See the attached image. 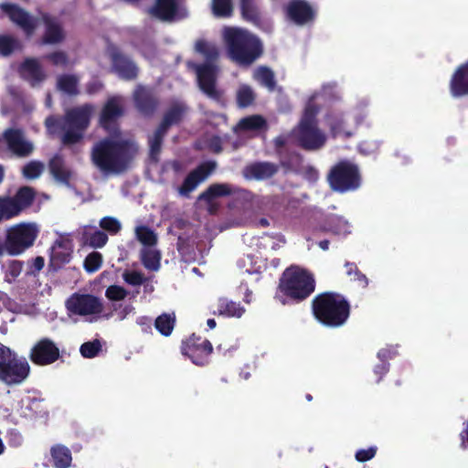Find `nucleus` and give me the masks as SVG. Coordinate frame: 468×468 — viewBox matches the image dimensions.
<instances>
[{"mask_svg": "<svg viewBox=\"0 0 468 468\" xmlns=\"http://www.w3.org/2000/svg\"><path fill=\"white\" fill-rule=\"evenodd\" d=\"M137 148L129 140L103 138L91 148L92 164L104 174H122L133 161Z\"/></svg>", "mask_w": 468, "mask_h": 468, "instance_id": "1", "label": "nucleus"}, {"mask_svg": "<svg viewBox=\"0 0 468 468\" xmlns=\"http://www.w3.org/2000/svg\"><path fill=\"white\" fill-rule=\"evenodd\" d=\"M92 105L86 103L66 111L63 116L49 115L45 120L47 130L52 133H61V143L64 145H73L80 143L90 123Z\"/></svg>", "mask_w": 468, "mask_h": 468, "instance_id": "2", "label": "nucleus"}, {"mask_svg": "<svg viewBox=\"0 0 468 468\" xmlns=\"http://www.w3.org/2000/svg\"><path fill=\"white\" fill-rule=\"evenodd\" d=\"M315 279L308 270L291 265L282 273L274 298L282 305L297 304L308 299L315 291Z\"/></svg>", "mask_w": 468, "mask_h": 468, "instance_id": "3", "label": "nucleus"}, {"mask_svg": "<svg viewBox=\"0 0 468 468\" xmlns=\"http://www.w3.org/2000/svg\"><path fill=\"white\" fill-rule=\"evenodd\" d=\"M311 309L314 319L329 328L345 325L351 314L348 300L343 294L332 291L316 294L311 302Z\"/></svg>", "mask_w": 468, "mask_h": 468, "instance_id": "4", "label": "nucleus"}, {"mask_svg": "<svg viewBox=\"0 0 468 468\" xmlns=\"http://www.w3.org/2000/svg\"><path fill=\"white\" fill-rule=\"evenodd\" d=\"M224 40L229 58L242 67L250 66L263 53L260 38L242 28H226Z\"/></svg>", "mask_w": 468, "mask_h": 468, "instance_id": "5", "label": "nucleus"}, {"mask_svg": "<svg viewBox=\"0 0 468 468\" xmlns=\"http://www.w3.org/2000/svg\"><path fill=\"white\" fill-rule=\"evenodd\" d=\"M326 181L333 191L344 194L356 191L361 186L362 175L358 165L343 159L331 166Z\"/></svg>", "mask_w": 468, "mask_h": 468, "instance_id": "6", "label": "nucleus"}, {"mask_svg": "<svg viewBox=\"0 0 468 468\" xmlns=\"http://www.w3.org/2000/svg\"><path fill=\"white\" fill-rule=\"evenodd\" d=\"M37 234V229L31 223H20L7 229L5 239L0 237V258L22 254L33 246Z\"/></svg>", "mask_w": 468, "mask_h": 468, "instance_id": "7", "label": "nucleus"}, {"mask_svg": "<svg viewBox=\"0 0 468 468\" xmlns=\"http://www.w3.org/2000/svg\"><path fill=\"white\" fill-rule=\"evenodd\" d=\"M27 358L0 343V381L7 386L22 384L30 374Z\"/></svg>", "mask_w": 468, "mask_h": 468, "instance_id": "8", "label": "nucleus"}, {"mask_svg": "<svg viewBox=\"0 0 468 468\" xmlns=\"http://www.w3.org/2000/svg\"><path fill=\"white\" fill-rule=\"evenodd\" d=\"M36 197V189L29 186H20L14 196H0V223L26 212L33 206Z\"/></svg>", "mask_w": 468, "mask_h": 468, "instance_id": "9", "label": "nucleus"}, {"mask_svg": "<svg viewBox=\"0 0 468 468\" xmlns=\"http://www.w3.org/2000/svg\"><path fill=\"white\" fill-rule=\"evenodd\" d=\"M296 144L305 151H317L326 143V135L318 125L298 123L292 131Z\"/></svg>", "mask_w": 468, "mask_h": 468, "instance_id": "10", "label": "nucleus"}, {"mask_svg": "<svg viewBox=\"0 0 468 468\" xmlns=\"http://www.w3.org/2000/svg\"><path fill=\"white\" fill-rule=\"evenodd\" d=\"M200 90L209 99L220 101L223 97L221 90L217 88L218 68L211 63L193 64Z\"/></svg>", "mask_w": 468, "mask_h": 468, "instance_id": "11", "label": "nucleus"}, {"mask_svg": "<svg viewBox=\"0 0 468 468\" xmlns=\"http://www.w3.org/2000/svg\"><path fill=\"white\" fill-rule=\"evenodd\" d=\"M182 354L188 356L197 366L208 364L209 356L213 351L212 344L207 338L197 336L193 334L181 346Z\"/></svg>", "mask_w": 468, "mask_h": 468, "instance_id": "12", "label": "nucleus"}, {"mask_svg": "<svg viewBox=\"0 0 468 468\" xmlns=\"http://www.w3.org/2000/svg\"><path fill=\"white\" fill-rule=\"evenodd\" d=\"M111 67L120 79L124 80H134L139 74V68L133 59L118 48H112L109 51Z\"/></svg>", "mask_w": 468, "mask_h": 468, "instance_id": "13", "label": "nucleus"}, {"mask_svg": "<svg viewBox=\"0 0 468 468\" xmlns=\"http://www.w3.org/2000/svg\"><path fill=\"white\" fill-rule=\"evenodd\" d=\"M60 357L59 348L54 341L48 337L38 340L30 349L29 359L37 366H48Z\"/></svg>", "mask_w": 468, "mask_h": 468, "instance_id": "14", "label": "nucleus"}, {"mask_svg": "<svg viewBox=\"0 0 468 468\" xmlns=\"http://www.w3.org/2000/svg\"><path fill=\"white\" fill-rule=\"evenodd\" d=\"M67 308L79 315L100 314L103 304L99 297L92 294H74L68 300Z\"/></svg>", "mask_w": 468, "mask_h": 468, "instance_id": "15", "label": "nucleus"}, {"mask_svg": "<svg viewBox=\"0 0 468 468\" xmlns=\"http://www.w3.org/2000/svg\"><path fill=\"white\" fill-rule=\"evenodd\" d=\"M124 114V109L119 97H111L104 103L99 118L101 128L112 133L118 130V120Z\"/></svg>", "mask_w": 468, "mask_h": 468, "instance_id": "16", "label": "nucleus"}, {"mask_svg": "<svg viewBox=\"0 0 468 468\" xmlns=\"http://www.w3.org/2000/svg\"><path fill=\"white\" fill-rule=\"evenodd\" d=\"M217 167L215 161H207L190 171L178 187L180 196L188 197L197 186L203 182Z\"/></svg>", "mask_w": 468, "mask_h": 468, "instance_id": "17", "label": "nucleus"}, {"mask_svg": "<svg viewBox=\"0 0 468 468\" xmlns=\"http://www.w3.org/2000/svg\"><path fill=\"white\" fill-rule=\"evenodd\" d=\"M239 6L244 20L252 24L261 31L269 33L272 30L271 19L262 14L256 0H239Z\"/></svg>", "mask_w": 468, "mask_h": 468, "instance_id": "18", "label": "nucleus"}, {"mask_svg": "<svg viewBox=\"0 0 468 468\" xmlns=\"http://www.w3.org/2000/svg\"><path fill=\"white\" fill-rule=\"evenodd\" d=\"M289 20L297 26H304L313 22L316 12L305 0H290L285 8Z\"/></svg>", "mask_w": 468, "mask_h": 468, "instance_id": "19", "label": "nucleus"}, {"mask_svg": "<svg viewBox=\"0 0 468 468\" xmlns=\"http://www.w3.org/2000/svg\"><path fill=\"white\" fill-rule=\"evenodd\" d=\"M3 138L11 151L17 157L29 156L33 151V144L25 139L23 131L16 128H8L3 133Z\"/></svg>", "mask_w": 468, "mask_h": 468, "instance_id": "20", "label": "nucleus"}, {"mask_svg": "<svg viewBox=\"0 0 468 468\" xmlns=\"http://www.w3.org/2000/svg\"><path fill=\"white\" fill-rule=\"evenodd\" d=\"M133 101L137 111L147 118L152 117L159 106V99L154 92L144 86L135 89Z\"/></svg>", "mask_w": 468, "mask_h": 468, "instance_id": "21", "label": "nucleus"}, {"mask_svg": "<svg viewBox=\"0 0 468 468\" xmlns=\"http://www.w3.org/2000/svg\"><path fill=\"white\" fill-rule=\"evenodd\" d=\"M449 90L453 98L468 96V60L460 64L452 73Z\"/></svg>", "mask_w": 468, "mask_h": 468, "instance_id": "22", "label": "nucleus"}, {"mask_svg": "<svg viewBox=\"0 0 468 468\" xmlns=\"http://www.w3.org/2000/svg\"><path fill=\"white\" fill-rule=\"evenodd\" d=\"M2 10L9 18L18 25L25 32L31 34L35 29V24L30 16L15 4L5 3L1 5Z\"/></svg>", "mask_w": 468, "mask_h": 468, "instance_id": "23", "label": "nucleus"}, {"mask_svg": "<svg viewBox=\"0 0 468 468\" xmlns=\"http://www.w3.org/2000/svg\"><path fill=\"white\" fill-rule=\"evenodd\" d=\"M279 171L278 165L271 162H254L244 168V176L249 179L265 180L271 178Z\"/></svg>", "mask_w": 468, "mask_h": 468, "instance_id": "24", "label": "nucleus"}, {"mask_svg": "<svg viewBox=\"0 0 468 468\" xmlns=\"http://www.w3.org/2000/svg\"><path fill=\"white\" fill-rule=\"evenodd\" d=\"M325 122L332 137H344L346 139L353 136L354 133L348 128L347 120L344 113L332 112L326 114Z\"/></svg>", "mask_w": 468, "mask_h": 468, "instance_id": "25", "label": "nucleus"}, {"mask_svg": "<svg viewBox=\"0 0 468 468\" xmlns=\"http://www.w3.org/2000/svg\"><path fill=\"white\" fill-rule=\"evenodd\" d=\"M21 77L32 86L43 81L46 74L37 58H27L19 66Z\"/></svg>", "mask_w": 468, "mask_h": 468, "instance_id": "26", "label": "nucleus"}, {"mask_svg": "<svg viewBox=\"0 0 468 468\" xmlns=\"http://www.w3.org/2000/svg\"><path fill=\"white\" fill-rule=\"evenodd\" d=\"M71 260V249L60 239H57L51 247L49 255V268L54 271L61 269Z\"/></svg>", "mask_w": 468, "mask_h": 468, "instance_id": "27", "label": "nucleus"}, {"mask_svg": "<svg viewBox=\"0 0 468 468\" xmlns=\"http://www.w3.org/2000/svg\"><path fill=\"white\" fill-rule=\"evenodd\" d=\"M178 11V0H155L151 14L162 20L172 21Z\"/></svg>", "mask_w": 468, "mask_h": 468, "instance_id": "28", "label": "nucleus"}, {"mask_svg": "<svg viewBox=\"0 0 468 468\" xmlns=\"http://www.w3.org/2000/svg\"><path fill=\"white\" fill-rule=\"evenodd\" d=\"M245 312L239 303L221 297L218 300L217 309L212 311L215 315L239 318Z\"/></svg>", "mask_w": 468, "mask_h": 468, "instance_id": "29", "label": "nucleus"}, {"mask_svg": "<svg viewBox=\"0 0 468 468\" xmlns=\"http://www.w3.org/2000/svg\"><path fill=\"white\" fill-rule=\"evenodd\" d=\"M186 109V106L183 103L173 104L165 112L163 119L158 126L168 132L171 126L178 124L183 120Z\"/></svg>", "mask_w": 468, "mask_h": 468, "instance_id": "30", "label": "nucleus"}, {"mask_svg": "<svg viewBox=\"0 0 468 468\" xmlns=\"http://www.w3.org/2000/svg\"><path fill=\"white\" fill-rule=\"evenodd\" d=\"M48 167L55 180L69 185L71 171L66 167L65 161L61 155L56 154L53 156L49 161Z\"/></svg>", "mask_w": 468, "mask_h": 468, "instance_id": "31", "label": "nucleus"}, {"mask_svg": "<svg viewBox=\"0 0 468 468\" xmlns=\"http://www.w3.org/2000/svg\"><path fill=\"white\" fill-rule=\"evenodd\" d=\"M268 124L265 118L261 115L254 114L239 120L234 131L261 132L266 130Z\"/></svg>", "mask_w": 468, "mask_h": 468, "instance_id": "32", "label": "nucleus"}, {"mask_svg": "<svg viewBox=\"0 0 468 468\" xmlns=\"http://www.w3.org/2000/svg\"><path fill=\"white\" fill-rule=\"evenodd\" d=\"M232 190L229 185L223 183H215L210 185L204 192L198 196V200L210 204L215 198L230 196Z\"/></svg>", "mask_w": 468, "mask_h": 468, "instance_id": "33", "label": "nucleus"}, {"mask_svg": "<svg viewBox=\"0 0 468 468\" xmlns=\"http://www.w3.org/2000/svg\"><path fill=\"white\" fill-rule=\"evenodd\" d=\"M166 133V131L158 126L154 134L148 137L149 158L154 162L159 161L162 145Z\"/></svg>", "mask_w": 468, "mask_h": 468, "instance_id": "34", "label": "nucleus"}, {"mask_svg": "<svg viewBox=\"0 0 468 468\" xmlns=\"http://www.w3.org/2000/svg\"><path fill=\"white\" fill-rule=\"evenodd\" d=\"M53 464L56 468H69L72 456L69 448L63 445H56L51 448Z\"/></svg>", "mask_w": 468, "mask_h": 468, "instance_id": "35", "label": "nucleus"}, {"mask_svg": "<svg viewBox=\"0 0 468 468\" xmlns=\"http://www.w3.org/2000/svg\"><path fill=\"white\" fill-rule=\"evenodd\" d=\"M46 30L42 38L44 44H57L64 39L61 27L51 19H46Z\"/></svg>", "mask_w": 468, "mask_h": 468, "instance_id": "36", "label": "nucleus"}, {"mask_svg": "<svg viewBox=\"0 0 468 468\" xmlns=\"http://www.w3.org/2000/svg\"><path fill=\"white\" fill-rule=\"evenodd\" d=\"M78 85L79 78L73 74H63L58 78V90L69 96H77L80 93Z\"/></svg>", "mask_w": 468, "mask_h": 468, "instance_id": "37", "label": "nucleus"}, {"mask_svg": "<svg viewBox=\"0 0 468 468\" xmlns=\"http://www.w3.org/2000/svg\"><path fill=\"white\" fill-rule=\"evenodd\" d=\"M176 325V314L164 313L156 317L154 327L164 336H169Z\"/></svg>", "mask_w": 468, "mask_h": 468, "instance_id": "38", "label": "nucleus"}, {"mask_svg": "<svg viewBox=\"0 0 468 468\" xmlns=\"http://www.w3.org/2000/svg\"><path fill=\"white\" fill-rule=\"evenodd\" d=\"M195 48L197 52L202 54L205 57V63L214 64V62L218 58V50L217 47L205 39L197 40L196 42Z\"/></svg>", "mask_w": 468, "mask_h": 468, "instance_id": "39", "label": "nucleus"}, {"mask_svg": "<svg viewBox=\"0 0 468 468\" xmlns=\"http://www.w3.org/2000/svg\"><path fill=\"white\" fill-rule=\"evenodd\" d=\"M141 261L150 271H158L160 268L161 253L153 249H144L141 251Z\"/></svg>", "mask_w": 468, "mask_h": 468, "instance_id": "40", "label": "nucleus"}, {"mask_svg": "<svg viewBox=\"0 0 468 468\" xmlns=\"http://www.w3.org/2000/svg\"><path fill=\"white\" fill-rule=\"evenodd\" d=\"M346 273L349 277L351 282H356V285L362 289H365L368 285V279L367 276L358 269L355 262L346 261L345 263Z\"/></svg>", "mask_w": 468, "mask_h": 468, "instance_id": "41", "label": "nucleus"}, {"mask_svg": "<svg viewBox=\"0 0 468 468\" xmlns=\"http://www.w3.org/2000/svg\"><path fill=\"white\" fill-rule=\"evenodd\" d=\"M83 239L90 247L99 249L105 246L108 241V236L104 231L96 229L93 232L85 231L83 233Z\"/></svg>", "mask_w": 468, "mask_h": 468, "instance_id": "42", "label": "nucleus"}, {"mask_svg": "<svg viewBox=\"0 0 468 468\" xmlns=\"http://www.w3.org/2000/svg\"><path fill=\"white\" fill-rule=\"evenodd\" d=\"M254 78L263 86L267 87L270 90H273L276 86V80L273 71L268 67H260L255 74Z\"/></svg>", "mask_w": 468, "mask_h": 468, "instance_id": "43", "label": "nucleus"}, {"mask_svg": "<svg viewBox=\"0 0 468 468\" xmlns=\"http://www.w3.org/2000/svg\"><path fill=\"white\" fill-rule=\"evenodd\" d=\"M236 100L239 108H247L253 103L255 93L250 86L243 84L237 91Z\"/></svg>", "mask_w": 468, "mask_h": 468, "instance_id": "44", "label": "nucleus"}, {"mask_svg": "<svg viewBox=\"0 0 468 468\" xmlns=\"http://www.w3.org/2000/svg\"><path fill=\"white\" fill-rule=\"evenodd\" d=\"M212 13L217 17H229L233 13L232 0H212Z\"/></svg>", "mask_w": 468, "mask_h": 468, "instance_id": "45", "label": "nucleus"}, {"mask_svg": "<svg viewBox=\"0 0 468 468\" xmlns=\"http://www.w3.org/2000/svg\"><path fill=\"white\" fill-rule=\"evenodd\" d=\"M137 239L144 246L152 247L157 243V236L147 226H139L135 229Z\"/></svg>", "mask_w": 468, "mask_h": 468, "instance_id": "46", "label": "nucleus"}, {"mask_svg": "<svg viewBox=\"0 0 468 468\" xmlns=\"http://www.w3.org/2000/svg\"><path fill=\"white\" fill-rule=\"evenodd\" d=\"M44 168L45 166L42 162L32 160L23 166L22 175L26 179L34 180L41 176Z\"/></svg>", "mask_w": 468, "mask_h": 468, "instance_id": "47", "label": "nucleus"}, {"mask_svg": "<svg viewBox=\"0 0 468 468\" xmlns=\"http://www.w3.org/2000/svg\"><path fill=\"white\" fill-rule=\"evenodd\" d=\"M102 262V254L98 251H92L86 256L83 267L88 273H94L101 267Z\"/></svg>", "mask_w": 468, "mask_h": 468, "instance_id": "48", "label": "nucleus"}, {"mask_svg": "<svg viewBox=\"0 0 468 468\" xmlns=\"http://www.w3.org/2000/svg\"><path fill=\"white\" fill-rule=\"evenodd\" d=\"M101 350V342L98 339L85 342L80 346V351L83 357L93 358Z\"/></svg>", "mask_w": 468, "mask_h": 468, "instance_id": "49", "label": "nucleus"}, {"mask_svg": "<svg viewBox=\"0 0 468 468\" xmlns=\"http://www.w3.org/2000/svg\"><path fill=\"white\" fill-rule=\"evenodd\" d=\"M319 112V107L314 103H308L303 111V114L299 123L318 125L316 116Z\"/></svg>", "mask_w": 468, "mask_h": 468, "instance_id": "50", "label": "nucleus"}, {"mask_svg": "<svg viewBox=\"0 0 468 468\" xmlns=\"http://www.w3.org/2000/svg\"><path fill=\"white\" fill-rule=\"evenodd\" d=\"M128 295V291L120 285H110L105 291V296L110 301H122Z\"/></svg>", "mask_w": 468, "mask_h": 468, "instance_id": "51", "label": "nucleus"}, {"mask_svg": "<svg viewBox=\"0 0 468 468\" xmlns=\"http://www.w3.org/2000/svg\"><path fill=\"white\" fill-rule=\"evenodd\" d=\"M44 59L51 62L54 66L66 67L69 64V57L66 52L58 50L43 56Z\"/></svg>", "mask_w": 468, "mask_h": 468, "instance_id": "52", "label": "nucleus"}, {"mask_svg": "<svg viewBox=\"0 0 468 468\" xmlns=\"http://www.w3.org/2000/svg\"><path fill=\"white\" fill-rule=\"evenodd\" d=\"M122 278L126 283L133 286H140L147 280L142 272L137 271H125Z\"/></svg>", "mask_w": 468, "mask_h": 468, "instance_id": "53", "label": "nucleus"}, {"mask_svg": "<svg viewBox=\"0 0 468 468\" xmlns=\"http://www.w3.org/2000/svg\"><path fill=\"white\" fill-rule=\"evenodd\" d=\"M100 227L111 234H116L121 230L122 225L115 218L104 217L100 220Z\"/></svg>", "mask_w": 468, "mask_h": 468, "instance_id": "54", "label": "nucleus"}, {"mask_svg": "<svg viewBox=\"0 0 468 468\" xmlns=\"http://www.w3.org/2000/svg\"><path fill=\"white\" fill-rule=\"evenodd\" d=\"M17 41L9 36H0V54L9 56L16 48Z\"/></svg>", "mask_w": 468, "mask_h": 468, "instance_id": "55", "label": "nucleus"}, {"mask_svg": "<svg viewBox=\"0 0 468 468\" xmlns=\"http://www.w3.org/2000/svg\"><path fill=\"white\" fill-rule=\"evenodd\" d=\"M378 448L376 446H370L367 449H360L356 451L355 458L359 463H365L373 459L377 453Z\"/></svg>", "mask_w": 468, "mask_h": 468, "instance_id": "56", "label": "nucleus"}, {"mask_svg": "<svg viewBox=\"0 0 468 468\" xmlns=\"http://www.w3.org/2000/svg\"><path fill=\"white\" fill-rule=\"evenodd\" d=\"M207 149L213 154H220L223 151L222 140L218 135H214L207 140Z\"/></svg>", "mask_w": 468, "mask_h": 468, "instance_id": "57", "label": "nucleus"}, {"mask_svg": "<svg viewBox=\"0 0 468 468\" xmlns=\"http://www.w3.org/2000/svg\"><path fill=\"white\" fill-rule=\"evenodd\" d=\"M103 89V83L99 80H91L86 84V92L90 95L98 93Z\"/></svg>", "mask_w": 468, "mask_h": 468, "instance_id": "58", "label": "nucleus"}, {"mask_svg": "<svg viewBox=\"0 0 468 468\" xmlns=\"http://www.w3.org/2000/svg\"><path fill=\"white\" fill-rule=\"evenodd\" d=\"M389 364L388 362H382L378 365H376L374 367V373L378 376L377 382H380L383 377L388 372Z\"/></svg>", "mask_w": 468, "mask_h": 468, "instance_id": "59", "label": "nucleus"}, {"mask_svg": "<svg viewBox=\"0 0 468 468\" xmlns=\"http://www.w3.org/2000/svg\"><path fill=\"white\" fill-rule=\"evenodd\" d=\"M137 324L141 326V329L144 333L151 332L152 330V319L147 316H141L137 319Z\"/></svg>", "mask_w": 468, "mask_h": 468, "instance_id": "60", "label": "nucleus"}, {"mask_svg": "<svg viewBox=\"0 0 468 468\" xmlns=\"http://www.w3.org/2000/svg\"><path fill=\"white\" fill-rule=\"evenodd\" d=\"M44 265H45L44 258L41 256H37L32 260L31 264H30V269L33 271H40L44 268Z\"/></svg>", "mask_w": 468, "mask_h": 468, "instance_id": "61", "label": "nucleus"}, {"mask_svg": "<svg viewBox=\"0 0 468 468\" xmlns=\"http://www.w3.org/2000/svg\"><path fill=\"white\" fill-rule=\"evenodd\" d=\"M273 142H274L275 148L277 150L280 149V148L284 147L285 144H286V139L283 136L276 137Z\"/></svg>", "mask_w": 468, "mask_h": 468, "instance_id": "62", "label": "nucleus"}, {"mask_svg": "<svg viewBox=\"0 0 468 468\" xmlns=\"http://www.w3.org/2000/svg\"><path fill=\"white\" fill-rule=\"evenodd\" d=\"M389 354H390L389 350H388V349H380L378 352L377 356L381 360V363H382V362H387L386 360L389 357Z\"/></svg>", "mask_w": 468, "mask_h": 468, "instance_id": "63", "label": "nucleus"}, {"mask_svg": "<svg viewBox=\"0 0 468 468\" xmlns=\"http://www.w3.org/2000/svg\"><path fill=\"white\" fill-rule=\"evenodd\" d=\"M257 225L262 228H267L270 226V222L267 218H261L258 220Z\"/></svg>", "mask_w": 468, "mask_h": 468, "instance_id": "64", "label": "nucleus"}]
</instances>
